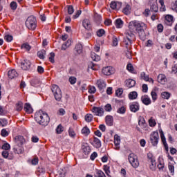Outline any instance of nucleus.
I'll list each match as a JSON object with an SVG mask.
<instances>
[{
  "instance_id": "nucleus-53",
  "label": "nucleus",
  "mask_w": 177,
  "mask_h": 177,
  "mask_svg": "<svg viewBox=\"0 0 177 177\" xmlns=\"http://www.w3.org/2000/svg\"><path fill=\"white\" fill-rule=\"evenodd\" d=\"M68 15H73L74 13V7L73 6H68Z\"/></svg>"
},
{
  "instance_id": "nucleus-61",
  "label": "nucleus",
  "mask_w": 177,
  "mask_h": 177,
  "mask_svg": "<svg viewBox=\"0 0 177 177\" xmlns=\"http://www.w3.org/2000/svg\"><path fill=\"white\" fill-rule=\"evenodd\" d=\"M171 9L172 10H175V12H177V1L173 3H171Z\"/></svg>"
},
{
  "instance_id": "nucleus-46",
  "label": "nucleus",
  "mask_w": 177,
  "mask_h": 177,
  "mask_svg": "<svg viewBox=\"0 0 177 177\" xmlns=\"http://www.w3.org/2000/svg\"><path fill=\"white\" fill-rule=\"evenodd\" d=\"M69 82L71 85H74L75 82H77V78L74 76H71L69 77Z\"/></svg>"
},
{
  "instance_id": "nucleus-5",
  "label": "nucleus",
  "mask_w": 177,
  "mask_h": 177,
  "mask_svg": "<svg viewBox=\"0 0 177 177\" xmlns=\"http://www.w3.org/2000/svg\"><path fill=\"white\" fill-rule=\"evenodd\" d=\"M26 26L29 30L37 28V19L33 16L28 17L26 21Z\"/></svg>"
},
{
  "instance_id": "nucleus-25",
  "label": "nucleus",
  "mask_w": 177,
  "mask_h": 177,
  "mask_svg": "<svg viewBox=\"0 0 177 177\" xmlns=\"http://www.w3.org/2000/svg\"><path fill=\"white\" fill-rule=\"evenodd\" d=\"M150 162V166L149 168L151 171H156L157 169V163L156 162V160H153L152 161H149Z\"/></svg>"
},
{
  "instance_id": "nucleus-9",
  "label": "nucleus",
  "mask_w": 177,
  "mask_h": 177,
  "mask_svg": "<svg viewBox=\"0 0 177 177\" xmlns=\"http://www.w3.org/2000/svg\"><path fill=\"white\" fill-rule=\"evenodd\" d=\"M93 113L98 117H102L104 114V109L102 107L94 106L92 109Z\"/></svg>"
},
{
  "instance_id": "nucleus-43",
  "label": "nucleus",
  "mask_w": 177,
  "mask_h": 177,
  "mask_svg": "<svg viewBox=\"0 0 177 177\" xmlns=\"http://www.w3.org/2000/svg\"><path fill=\"white\" fill-rule=\"evenodd\" d=\"M127 111V109L124 106H121L119 108L117 111V113L119 114H125V112Z\"/></svg>"
},
{
  "instance_id": "nucleus-49",
  "label": "nucleus",
  "mask_w": 177,
  "mask_h": 177,
  "mask_svg": "<svg viewBox=\"0 0 177 177\" xmlns=\"http://www.w3.org/2000/svg\"><path fill=\"white\" fill-rule=\"evenodd\" d=\"M151 96L152 100H153V102H156V100H157V93H156V91H152L151 92Z\"/></svg>"
},
{
  "instance_id": "nucleus-29",
  "label": "nucleus",
  "mask_w": 177,
  "mask_h": 177,
  "mask_svg": "<svg viewBox=\"0 0 177 177\" xmlns=\"http://www.w3.org/2000/svg\"><path fill=\"white\" fill-rule=\"evenodd\" d=\"M45 55H46V50H41L37 52V56L39 59H45Z\"/></svg>"
},
{
  "instance_id": "nucleus-27",
  "label": "nucleus",
  "mask_w": 177,
  "mask_h": 177,
  "mask_svg": "<svg viewBox=\"0 0 177 177\" xmlns=\"http://www.w3.org/2000/svg\"><path fill=\"white\" fill-rule=\"evenodd\" d=\"M91 57L92 60H93V62H99V61H100V56L97 55L95 53H91Z\"/></svg>"
},
{
  "instance_id": "nucleus-45",
  "label": "nucleus",
  "mask_w": 177,
  "mask_h": 177,
  "mask_svg": "<svg viewBox=\"0 0 177 177\" xmlns=\"http://www.w3.org/2000/svg\"><path fill=\"white\" fill-rule=\"evenodd\" d=\"M10 6L12 10H16V9H17V3L12 1L10 3Z\"/></svg>"
},
{
  "instance_id": "nucleus-44",
  "label": "nucleus",
  "mask_w": 177,
  "mask_h": 177,
  "mask_svg": "<svg viewBox=\"0 0 177 177\" xmlns=\"http://www.w3.org/2000/svg\"><path fill=\"white\" fill-rule=\"evenodd\" d=\"M63 131H64L63 126H62V124H59L56 129L57 133L60 134L62 133V132H63Z\"/></svg>"
},
{
  "instance_id": "nucleus-2",
  "label": "nucleus",
  "mask_w": 177,
  "mask_h": 177,
  "mask_svg": "<svg viewBox=\"0 0 177 177\" xmlns=\"http://www.w3.org/2000/svg\"><path fill=\"white\" fill-rule=\"evenodd\" d=\"M35 120L37 124L42 125L43 127H46L50 121V118L48 113L44 112L42 110H40L36 112L35 115Z\"/></svg>"
},
{
  "instance_id": "nucleus-21",
  "label": "nucleus",
  "mask_w": 177,
  "mask_h": 177,
  "mask_svg": "<svg viewBox=\"0 0 177 177\" xmlns=\"http://www.w3.org/2000/svg\"><path fill=\"white\" fill-rule=\"evenodd\" d=\"M105 121L109 127H112L113 122V118L111 115H107L105 118Z\"/></svg>"
},
{
  "instance_id": "nucleus-19",
  "label": "nucleus",
  "mask_w": 177,
  "mask_h": 177,
  "mask_svg": "<svg viewBox=\"0 0 177 177\" xmlns=\"http://www.w3.org/2000/svg\"><path fill=\"white\" fill-rule=\"evenodd\" d=\"M158 82H160V84H162V85L165 84V82H167V77H165V75L164 74L158 75Z\"/></svg>"
},
{
  "instance_id": "nucleus-40",
  "label": "nucleus",
  "mask_w": 177,
  "mask_h": 177,
  "mask_svg": "<svg viewBox=\"0 0 177 177\" xmlns=\"http://www.w3.org/2000/svg\"><path fill=\"white\" fill-rule=\"evenodd\" d=\"M162 99H169L171 97V94L168 92H162Z\"/></svg>"
},
{
  "instance_id": "nucleus-13",
  "label": "nucleus",
  "mask_w": 177,
  "mask_h": 177,
  "mask_svg": "<svg viewBox=\"0 0 177 177\" xmlns=\"http://www.w3.org/2000/svg\"><path fill=\"white\" fill-rule=\"evenodd\" d=\"M141 100L143 104H145V106H149V104H151V100L150 99V97H149V95H147L142 96Z\"/></svg>"
},
{
  "instance_id": "nucleus-30",
  "label": "nucleus",
  "mask_w": 177,
  "mask_h": 177,
  "mask_svg": "<svg viewBox=\"0 0 177 177\" xmlns=\"http://www.w3.org/2000/svg\"><path fill=\"white\" fill-rule=\"evenodd\" d=\"M122 12L124 15H129L131 13V6L127 4L125 8H123Z\"/></svg>"
},
{
  "instance_id": "nucleus-16",
  "label": "nucleus",
  "mask_w": 177,
  "mask_h": 177,
  "mask_svg": "<svg viewBox=\"0 0 177 177\" xmlns=\"http://www.w3.org/2000/svg\"><path fill=\"white\" fill-rule=\"evenodd\" d=\"M97 85L98 89H100V91H102V89H104V88H106V82H104V80L102 79H100L97 81Z\"/></svg>"
},
{
  "instance_id": "nucleus-57",
  "label": "nucleus",
  "mask_w": 177,
  "mask_h": 177,
  "mask_svg": "<svg viewBox=\"0 0 177 177\" xmlns=\"http://www.w3.org/2000/svg\"><path fill=\"white\" fill-rule=\"evenodd\" d=\"M141 77H142V78H143V80L145 81H149V75H146V73L145 72H142L141 73Z\"/></svg>"
},
{
  "instance_id": "nucleus-47",
  "label": "nucleus",
  "mask_w": 177,
  "mask_h": 177,
  "mask_svg": "<svg viewBox=\"0 0 177 177\" xmlns=\"http://www.w3.org/2000/svg\"><path fill=\"white\" fill-rule=\"evenodd\" d=\"M68 135L71 138H75V131H74V129L70 128L68 130Z\"/></svg>"
},
{
  "instance_id": "nucleus-48",
  "label": "nucleus",
  "mask_w": 177,
  "mask_h": 177,
  "mask_svg": "<svg viewBox=\"0 0 177 177\" xmlns=\"http://www.w3.org/2000/svg\"><path fill=\"white\" fill-rule=\"evenodd\" d=\"M123 92H124V90L122 88H118L115 91V95H116V96L120 97L122 95Z\"/></svg>"
},
{
  "instance_id": "nucleus-1",
  "label": "nucleus",
  "mask_w": 177,
  "mask_h": 177,
  "mask_svg": "<svg viewBox=\"0 0 177 177\" xmlns=\"http://www.w3.org/2000/svg\"><path fill=\"white\" fill-rule=\"evenodd\" d=\"M146 28H147L146 24L139 21H133L129 24V31L133 34L137 31L141 41L146 40V32H145Z\"/></svg>"
},
{
  "instance_id": "nucleus-20",
  "label": "nucleus",
  "mask_w": 177,
  "mask_h": 177,
  "mask_svg": "<svg viewBox=\"0 0 177 177\" xmlns=\"http://www.w3.org/2000/svg\"><path fill=\"white\" fill-rule=\"evenodd\" d=\"M165 23L167 24V26H171L172 23H174V17L169 15H166Z\"/></svg>"
},
{
  "instance_id": "nucleus-31",
  "label": "nucleus",
  "mask_w": 177,
  "mask_h": 177,
  "mask_svg": "<svg viewBox=\"0 0 177 177\" xmlns=\"http://www.w3.org/2000/svg\"><path fill=\"white\" fill-rule=\"evenodd\" d=\"M82 135H85V136H88V135L91 133V131L89 130V128L86 126L82 129Z\"/></svg>"
},
{
  "instance_id": "nucleus-34",
  "label": "nucleus",
  "mask_w": 177,
  "mask_h": 177,
  "mask_svg": "<svg viewBox=\"0 0 177 177\" xmlns=\"http://www.w3.org/2000/svg\"><path fill=\"white\" fill-rule=\"evenodd\" d=\"M70 45H71V41L68 40L65 44H62L61 48L62 50H66Z\"/></svg>"
},
{
  "instance_id": "nucleus-6",
  "label": "nucleus",
  "mask_w": 177,
  "mask_h": 177,
  "mask_svg": "<svg viewBox=\"0 0 177 177\" xmlns=\"http://www.w3.org/2000/svg\"><path fill=\"white\" fill-rule=\"evenodd\" d=\"M128 160L133 168H138L139 167V160H138V156L134 153H130Z\"/></svg>"
},
{
  "instance_id": "nucleus-24",
  "label": "nucleus",
  "mask_w": 177,
  "mask_h": 177,
  "mask_svg": "<svg viewBox=\"0 0 177 177\" xmlns=\"http://www.w3.org/2000/svg\"><path fill=\"white\" fill-rule=\"evenodd\" d=\"M14 153L16 154H21L23 153V147H21V146H15L14 147Z\"/></svg>"
},
{
  "instance_id": "nucleus-11",
  "label": "nucleus",
  "mask_w": 177,
  "mask_h": 177,
  "mask_svg": "<svg viewBox=\"0 0 177 177\" xmlns=\"http://www.w3.org/2000/svg\"><path fill=\"white\" fill-rule=\"evenodd\" d=\"M24 142V137L23 136H17L15 137V142L17 146H23Z\"/></svg>"
},
{
  "instance_id": "nucleus-36",
  "label": "nucleus",
  "mask_w": 177,
  "mask_h": 177,
  "mask_svg": "<svg viewBox=\"0 0 177 177\" xmlns=\"http://www.w3.org/2000/svg\"><path fill=\"white\" fill-rule=\"evenodd\" d=\"M92 120H93V115L92 114H86L85 115V121H86V122H91Z\"/></svg>"
},
{
  "instance_id": "nucleus-50",
  "label": "nucleus",
  "mask_w": 177,
  "mask_h": 177,
  "mask_svg": "<svg viewBox=\"0 0 177 177\" xmlns=\"http://www.w3.org/2000/svg\"><path fill=\"white\" fill-rule=\"evenodd\" d=\"M49 62H50V63L55 62V53L52 52L50 53Z\"/></svg>"
},
{
  "instance_id": "nucleus-4",
  "label": "nucleus",
  "mask_w": 177,
  "mask_h": 177,
  "mask_svg": "<svg viewBox=\"0 0 177 177\" xmlns=\"http://www.w3.org/2000/svg\"><path fill=\"white\" fill-rule=\"evenodd\" d=\"M52 93L54 95V97L57 102H60L62 100V90L59 86L54 84L51 86Z\"/></svg>"
},
{
  "instance_id": "nucleus-3",
  "label": "nucleus",
  "mask_w": 177,
  "mask_h": 177,
  "mask_svg": "<svg viewBox=\"0 0 177 177\" xmlns=\"http://www.w3.org/2000/svg\"><path fill=\"white\" fill-rule=\"evenodd\" d=\"M135 39H136V36H135L134 33H132L130 31L126 33L123 42L126 46L127 49H129V48H131V46L132 45V42H133Z\"/></svg>"
},
{
  "instance_id": "nucleus-58",
  "label": "nucleus",
  "mask_w": 177,
  "mask_h": 177,
  "mask_svg": "<svg viewBox=\"0 0 177 177\" xmlns=\"http://www.w3.org/2000/svg\"><path fill=\"white\" fill-rule=\"evenodd\" d=\"M104 110L105 111H111V110H113V108L111 107V104H107L106 105H105Z\"/></svg>"
},
{
  "instance_id": "nucleus-35",
  "label": "nucleus",
  "mask_w": 177,
  "mask_h": 177,
  "mask_svg": "<svg viewBox=\"0 0 177 177\" xmlns=\"http://www.w3.org/2000/svg\"><path fill=\"white\" fill-rule=\"evenodd\" d=\"M21 110H23V103L19 101L16 104V111H21Z\"/></svg>"
},
{
  "instance_id": "nucleus-14",
  "label": "nucleus",
  "mask_w": 177,
  "mask_h": 177,
  "mask_svg": "<svg viewBox=\"0 0 177 177\" xmlns=\"http://www.w3.org/2000/svg\"><path fill=\"white\" fill-rule=\"evenodd\" d=\"M140 107V106L139 105V103L133 102V104H131L130 105V110H131V111H132V113H136V112L139 111Z\"/></svg>"
},
{
  "instance_id": "nucleus-12",
  "label": "nucleus",
  "mask_w": 177,
  "mask_h": 177,
  "mask_svg": "<svg viewBox=\"0 0 177 177\" xmlns=\"http://www.w3.org/2000/svg\"><path fill=\"white\" fill-rule=\"evenodd\" d=\"M122 5V2H115V1H112L110 3V8L113 9V10H118V9L121 8V6Z\"/></svg>"
},
{
  "instance_id": "nucleus-54",
  "label": "nucleus",
  "mask_w": 177,
  "mask_h": 177,
  "mask_svg": "<svg viewBox=\"0 0 177 177\" xmlns=\"http://www.w3.org/2000/svg\"><path fill=\"white\" fill-rule=\"evenodd\" d=\"M114 143H121V138H120V136H118V135H115L114 136Z\"/></svg>"
},
{
  "instance_id": "nucleus-38",
  "label": "nucleus",
  "mask_w": 177,
  "mask_h": 177,
  "mask_svg": "<svg viewBox=\"0 0 177 177\" xmlns=\"http://www.w3.org/2000/svg\"><path fill=\"white\" fill-rule=\"evenodd\" d=\"M150 10L151 12H155V13H157V12H158V7L157 6V4H152L151 6Z\"/></svg>"
},
{
  "instance_id": "nucleus-60",
  "label": "nucleus",
  "mask_w": 177,
  "mask_h": 177,
  "mask_svg": "<svg viewBox=\"0 0 177 177\" xmlns=\"http://www.w3.org/2000/svg\"><path fill=\"white\" fill-rule=\"evenodd\" d=\"M142 92H144L145 93H147V91H149V87L147 86V84H142Z\"/></svg>"
},
{
  "instance_id": "nucleus-18",
  "label": "nucleus",
  "mask_w": 177,
  "mask_h": 177,
  "mask_svg": "<svg viewBox=\"0 0 177 177\" xmlns=\"http://www.w3.org/2000/svg\"><path fill=\"white\" fill-rule=\"evenodd\" d=\"M82 26L86 30H91V28H92L91 21H89V19H87L83 21Z\"/></svg>"
},
{
  "instance_id": "nucleus-17",
  "label": "nucleus",
  "mask_w": 177,
  "mask_h": 177,
  "mask_svg": "<svg viewBox=\"0 0 177 177\" xmlns=\"http://www.w3.org/2000/svg\"><path fill=\"white\" fill-rule=\"evenodd\" d=\"M125 82H126V86L127 88H133V86L136 85V82L132 79H128L125 81Z\"/></svg>"
},
{
  "instance_id": "nucleus-41",
  "label": "nucleus",
  "mask_w": 177,
  "mask_h": 177,
  "mask_svg": "<svg viewBox=\"0 0 177 177\" xmlns=\"http://www.w3.org/2000/svg\"><path fill=\"white\" fill-rule=\"evenodd\" d=\"M21 49H26V50H30L31 49V46L28 43H25L22 44Z\"/></svg>"
},
{
  "instance_id": "nucleus-32",
  "label": "nucleus",
  "mask_w": 177,
  "mask_h": 177,
  "mask_svg": "<svg viewBox=\"0 0 177 177\" xmlns=\"http://www.w3.org/2000/svg\"><path fill=\"white\" fill-rule=\"evenodd\" d=\"M75 49L77 52V53H78L79 55L82 53V44H77L75 47Z\"/></svg>"
},
{
  "instance_id": "nucleus-42",
  "label": "nucleus",
  "mask_w": 177,
  "mask_h": 177,
  "mask_svg": "<svg viewBox=\"0 0 177 177\" xmlns=\"http://www.w3.org/2000/svg\"><path fill=\"white\" fill-rule=\"evenodd\" d=\"M0 125H1V127H6V125H8V120L5 118H1L0 119Z\"/></svg>"
},
{
  "instance_id": "nucleus-64",
  "label": "nucleus",
  "mask_w": 177,
  "mask_h": 177,
  "mask_svg": "<svg viewBox=\"0 0 177 177\" xmlns=\"http://www.w3.org/2000/svg\"><path fill=\"white\" fill-rule=\"evenodd\" d=\"M176 73H177V64H176L171 68V74H176Z\"/></svg>"
},
{
  "instance_id": "nucleus-22",
  "label": "nucleus",
  "mask_w": 177,
  "mask_h": 177,
  "mask_svg": "<svg viewBox=\"0 0 177 177\" xmlns=\"http://www.w3.org/2000/svg\"><path fill=\"white\" fill-rule=\"evenodd\" d=\"M115 26L116 28H122L124 26V21L121 19H118L115 20Z\"/></svg>"
},
{
  "instance_id": "nucleus-7",
  "label": "nucleus",
  "mask_w": 177,
  "mask_h": 177,
  "mask_svg": "<svg viewBox=\"0 0 177 177\" xmlns=\"http://www.w3.org/2000/svg\"><path fill=\"white\" fill-rule=\"evenodd\" d=\"M158 139H160V137L158 136V132L153 131L150 135V141H151V143L152 144V146H157V145H158Z\"/></svg>"
},
{
  "instance_id": "nucleus-55",
  "label": "nucleus",
  "mask_w": 177,
  "mask_h": 177,
  "mask_svg": "<svg viewBox=\"0 0 177 177\" xmlns=\"http://www.w3.org/2000/svg\"><path fill=\"white\" fill-rule=\"evenodd\" d=\"M149 127H156V125L157 124L154 119H150L149 120Z\"/></svg>"
},
{
  "instance_id": "nucleus-23",
  "label": "nucleus",
  "mask_w": 177,
  "mask_h": 177,
  "mask_svg": "<svg viewBox=\"0 0 177 177\" xmlns=\"http://www.w3.org/2000/svg\"><path fill=\"white\" fill-rule=\"evenodd\" d=\"M24 111L26 113L31 114V113H32V108L31 107V105L28 103H26L24 106Z\"/></svg>"
},
{
  "instance_id": "nucleus-8",
  "label": "nucleus",
  "mask_w": 177,
  "mask_h": 177,
  "mask_svg": "<svg viewBox=\"0 0 177 177\" xmlns=\"http://www.w3.org/2000/svg\"><path fill=\"white\" fill-rule=\"evenodd\" d=\"M115 71L111 66H106L102 68V73L104 75H111V74H114Z\"/></svg>"
},
{
  "instance_id": "nucleus-28",
  "label": "nucleus",
  "mask_w": 177,
  "mask_h": 177,
  "mask_svg": "<svg viewBox=\"0 0 177 177\" xmlns=\"http://www.w3.org/2000/svg\"><path fill=\"white\" fill-rule=\"evenodd\" d=\"M83 153L85 156H88L91 153V147L84 146L82 147Z\"/></svg>"
},
{
  "instance_id": "nucleus-15",
  "label": "nucleus",
  "mask_w": 177,
  "mask_h": 177,
  "mask_svg": "<svg viewBox=\"0 0 177 177\" xmlns=\"http://www.w3.org/2000/svg\"><path fill=\"white\" fill-rule=\"evenodd\" d=\"M8 77L10 80H13V78H16L19 77V73L15 69H12L8 71Z\"/></svg>"
},
{
  "instance_id": "nucleus-10",
  "label": "nucleus",
  "mask_w": 177,
  "mask_h": 177,
  "mask_svg": "<svg viewBox=\"0 0 177 177\" xmlns=\"http://www.w3.org/2000/svg\"><path fill=\"white\" fill-rule=\"evenodd\" d=\"M21 67L22 70H30L31 67V62H30V60L24 59L21 62Z\"/></svg>"
},
{
  "instance_id": "nucleus-37",
  "label": "nucleus",
  "mask_w": 177,
  "mask_h": 177,
  "mask_svg": "<svg viewBox=\"0 0 177 177\" xmlns=\"http://www.w3.org/2000/svg\"><path fill=\"white\" fill-rule=\"evenodd\" d=\"M4 39L7 42H12V41H13V36L10 35H6L4 36Z\"/></svg>"
},
{
  "instance_id": "nucleus-51",
  "label": "nucleus",
  "mask_w": 177,
  "mask_h": 177,
  "mask_svg": "<svg viewBox=\"0 0 177 177\" xmlns=\"http://www.w3.org/2000/svg\"><path fill=\"white\" fill-rule=\"evenodd\" d=\"M105 32L104 29H100L97 31V37H102V35H104Z\"/></svg>"
},
{
  "instance_id": "nucleus-56",
  "label": "nucleus",
  "mask_w": 177,
  "mask_h": 177,
  "mask_svg": "<svg viewBox=\"0 0 177 177\" xmlns=\"http://www.w3.org/2000/svg\"><path fill=\"white\" fill-rule=\"evenodd\" d=\"M1 136H3V138H6V136H9V133L6 129H3L1 130Z\"/></svg>"
},
{
  "instance_id": "nucleus-26",
  "label": "nucleus",
  "mask_w": 177,
  "mask_h": 177,
  "mask_svg": "<svg viewBox=\"0 0 177 177\" xmlns=\"http://www.w3.org/2000/svg\"><path fill=\"white\" fill-rule=\"evenodd\" d=\"M138 97V92L136 91H131L129 94V98L130 100H133Z\"/></svg>"
},
{
  "instance_id": "nucleus-63",
  "label": "nucleus",
  "mask_w": 177,
  "mask_h": 177,
  "mask_svg": "<svg viewBox=\"0 0 177 177\" xmlns=\"http://www.w3.org/2000/svg\"><path fill=\"white\" fill-rule=\"evenodd\" d=\"M169 170L170 171L171 175H174L175 172V167L172 165H169Z\"/></svg>"
},
{
  "instance_id": "nucleus-62",
  "label": "nucleus",
  "mask_w": 177,
  "mask_h": 177,
  "mask_svg": "<svg viewBox=\"0 0 177 177\" xmlns=\"http://www.w3.org/2000/svg\"><path fill=\"white\" fill-rule=\"evenodd\" d=\"M44 71H45V69L44 68V67L41 66H37V72L39 73V74L44 73Z\"/></svg>"
},
{
  "instance_id": "nucleus-39",
  "label": "nucleus",
  "mask_w": 177,
  "mask_h": 177,
  "mask_svg": "<svg viewBox=\"0 0 177 177\" xmlns=\"http://www.w3.org/2000/svg\"><path fill=\"white\" fill-rule=\"evenodd\" d=\"M104 171L107 176H110V167L109 165H104Z\"/></svg>"
},
{
  "instance_id": "nucleus-52",
  "label": "nucleus",
  "mask_w": 177,
  "mask_h": 177,
  "mask_svg": "<svg viewBox=\"0 0 177 177\" xmlns=\"http://www.w3.org/2000/svg\"><path fill=\"white\" fill-rule=\"evenodd\" d=\"M96 92V88L94 86H90L88 87L89 93H95Z\"/></svg>"
},
{
  "instance_id": "nucleus-59",
  "label": "nucleus",
  "mask_w": 177,
  "mask_h": 177,
  "mask_svg": "<svg viewBox=\"0 0 177 177\" xmlns=\"http://www.w3.org/2000/svg\"><path fill=\"white\" fill-rule=\"evenodd\" d=\"M2 149L3 150H6V151H7V150H9L10 149V145L8 143H5L2 146Z\"/></svg>"
},
{
  "instance_id": "nucleus-33",
  "label": "nucleus",
  "mask_w": 177,
  "mask_h": 177,
  "mask_svg": "<svg viewBox=\"0 0 177 177\" xmlns=\"http://www.w3.org/2000/svg\"><path fill=\"white\" fill-rule=\"evenodd\" d=\"M93 142L95 145V147H97V149H99V147H101L102 146V142H100V140H99V138L95 137Z\"/></svg>"
}]
</instances>
